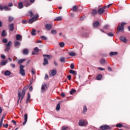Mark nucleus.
Listing matches in <instances>:
<instances>
[{"label":"nucleus","mask_w":130,"mask_h":130,"mask_svg":"<svg viewBox=\"0 0 130 130\" xmlns=\"http://www.w3.org/2000/svg\"><path fill=\"white\" fill-rule=\"evenodd\" d=\"M109 27V25L106 24L104 26V29H107L108 27Z\"/></svg>","instance_id":"nucleus-60"},{"label":"nucleus","mask_w":130,"mask_h":130,"mask_svg":"<svg viewBox=\"0 0 130 130\" xmlns=\"http://www.w3.org/2000/svg\"><path fill=\"white\" fill-rule=\"evenodd\" d=\"M8 63V60H3L1 61L0 64L1 66H6Z\"/></svg>","instance_id":"nucleus-18"},{"label":"nucleus","mask_w":130,"mask_h":130,"mask_svg":"<svg viewBox=\"0 0 130 130\" xmlns=\"http://www.w3.org/2000/svg\"><path fill=\"white\" fill-rule=\"evenodd\" d=\"M66 61V58L63 57H62L60 58V61L61 62H64V61Z\"/></svg>","instance_id":"nucleus-39"},{"label":"nucleus","mask_w":130,"mask_h":130,"mask_svg":"<svg viewBox=\"0 0 130 130\" xmlns=\"http://www.w3.org/2000/svg\"><path fill=\"white\" fill-rule=\"evenodd\" d=\"M70 68L72 69V70H74V69H75V66L74 65V63H71Z\"/></svg>","instance_id":"nucleus-50"},{"label":"nucleus","mask_w":130,"mask_h":130,"mask_svg":"<svg viewBox=\"0 0 130 130\" xmlns=\"http://www.w3.org/2000/svg\"><path fill=\"white\" fill-rule=\"evenodd\" d=\"M12 45V42H11V41H9V42H8V43H7V44H6V45H5V46L7 47H11V46Z\"/></svg>","instance_id":"nucleus-33"},{"label":"nucleus","mask_w":130,"mask_h":130,"mask_svg":"<svg viewBox=\"0 0 130 130\" xmlns=\"http://www.w3.org/2000/svg\"><path fill=\"white\" fill-rule=\"evenodd\" d=\"M4 10H5V11H11L12 9L9 8V6H5Z\"/></svg>","instance_id":"nucleus-27"},{"label":"nucleus","mask_w":130,"mask_h":130,"mask_svg":"<svg viewBox=\"0 0 130 130\" xmlns=\"http://www.w3.org/2000/svg\"><path fill=\"white\" fill-rule=\"evenodd\" d=\"M28 14H29L30 17H33V16H34V14H33V12H32V11H29Z\"/></svg>","instance_id":"nucleus-42"},{"label":"nucleus","mask_w":130,"mask_h":130,"mask_svg":"<svg viewBox=\"0 0 130 130\" xmlns=\"http://www.w3.org/2000/svg\"><path fill=\"white\" fill-rule=\"evenodd\" d=\"M68 129V127L63 126L61 127V130H67Z\"/></svg>","instance_id":"nucleus-54"},{"label":"nucleus","mask_w":130,"mask_h":130,"mask_svg":"<svg viewBox=\"0 0 130 130\" xmlns=\"http://www.w3.org/2000/svg\"><path fill=\"white\" fill-rule=\"evenodd\" d=\"M69 55L70 56H75V55H77V54H76V53L74 52H71L69 53Z\"/></svg>","instance_id":"nucleus-30"},{"label":"nucleus","mask_w":130,"mask_h":130,"mask_svg":"<svg viewBox=\"0 0 130 130\" xmlns=\"http://www.w3.org/2000/svg\"><path fill=\"white\" fill-rule=\"evenodd\" d=\"M1 57L2 59H5V58H6V56L4 54H2Z\"/></svg>","instance_id":"nucleus-56"},{"label":"nucleus","mask_w":130,"mask_h":130,"mask_svg":"<svg viewBox=\"0 0 130 130\" xmlns=\"http://www.w3.org/2000/svg\"><path fill=\"white\" fill-rule=\"evenodd\" d=\"M99 25H100L99 22L98 21H95L93 22L92 26L93 28H97V27H98Z\"/></svg>","instance_id":"nucleus-17"},{"label":"nucleus","mask_w":130,"mask_h":130,"mask_svg":"<svg viewBox=\"0 0 130 130\" xmlns=\"http://www.w3.org/2000/svg\"><path fill=\"white\" fill-rule=\"evenodd\" d=\"M72 10L73 12L77 13V12H78V6H74Z\"/></svg>","instance_id":"nucleus-21"},{"label":"nucleus","mask_w":130,"mask_h":130,"mask_svg":"<svg viewBox=\"0 0 130 130\" xmlns=\"http://www.w3.org/2000/svg\"><path fill=\"white\" fill-rule=\"evenodd\" d=\"M108 36H109L110 37H113L114 36V35L113 33L110 32L107 34Z\"/></svg>","instance_id":"nucleus-38"},{"label":"nucleus","mask_w":130,"mask_h":130,"mask_svg":"<svg viewBox=\"0 0 130 130\" xmlns=\"http://www.w3.org/2000/svg\"><path fill=\"white\" fill-rule=\"evenodd\" d=\"M57 72H56V70H52L51 72L49 73V76L50 77H54L55 75H56V73Z\"/></svg>","instance_id":"nucleus-8"},{"label":"nucleus","mask_w":130,"mask_h":130,"mask_svg":"<svg viewBox=\"0 0 130 130\" xmlns=\"http://www.w3.org/2000/svg\"><path fill=\"white\" fill-rule=\"evenodd\" d=\"M13 20H14V17L12 16L9 17V22H12Z\"/></svg>","instance_id":"nucleus-45"},{"label":"nucleus","mask_w":130,"mask_h":130,"mask_svg":"<svg viewBox=\"0 0 130 130\" xmlns=\"http://www.w3.org/2000/svg\"><path fill=\"white\" fill-rule=\"evenodd\" d=\"M104 10H103V9L102 8H100L99 9L98 13L99 14V15H103V14L104 13Z\"/></svg>","instance_id":"nucleus-15"},{"label":"nucleus","mask_w":130,"mask_h":130,"mask_svg":"<svg viewBox=\"0 0 130 130\" xmlns=\"http://www.w3.org/2000/svg\"><path fill=\"white\" fill-rule=\"evenodd\" d=\"M25 68L24 66L20 65L19 68V74L21 75V76H25V70L24 69Z\"/></svg>","instance_id":"nucleus-2"},{"label":"nucleus","mask_w":130,"mask_h":130,"mask_svg":"<svg viewBox=\"0 0 130 130\" xmlns=\"http://www.w3.org/2000/svg\"><path fill=\"white\" fill-rule=\"evenodd\" d=\"M43 56H44V57H47L48 59H50V57H51V55L47 54H44L43 55Z\"/></svg>","instance_id":"nucleus-35"},{"label":"nucleus","mask_w":130,"mask_h":130,"mask_svg":"<svg viewBox=\"0 0 130 130\" xmlns=\"http://www.w3.org/2000/svg\"><path fill=\"white\" fill-rule=\"evenodd\" d=\"M48 79V75L47 74H45V80H47Z\"/></svg>","instance_id":"nucleus-64"},{"label":"nucleus","mask_w":130,"mask_h":130,"mask_svg":"<svg viewBox=\"0 0 130 130\" xmlns=\"http://www.w3.org/2000/svg\"><path fill=\"white\" fill-rule=\"evenodd\" d=\"M51 34H56L57 33V31H56V30L55 29H52L51 31Z\"/></svg>","instance_id":"nucleus-41"},{"label":"nucleus","mask_w":130,"mask_h":130,"mask_svg":"<svg viewBox=\"0 0 130 130\" xmlns=\"http://www.w3.org/2000/svg\"><path fill=\"white\" fill-rule=\"evenodd\" d=\"M116 127H122V124H121V123H117L116 125Z\"/></svg>","instance_id":"nucleus-43"},{"label":"nucleus","mask_w":130,"mask_h":130,"mask_svg":"<svg viewBox=\"0 0 130 130\" xmlns=\"http://www.w3.org/2000/svg\"><path fill=\"white\" fill-rule=\"evenodd\" d=\"M126 23H125V22H122V23H121L120 26H122V27H124V26L125 25H126Z\"/></svg>","instance_id":"nucleus-61"},{"label":"nucleus","mask_w":130,"mask_h":130,"mask_svg":"<svg viewBox=\"0 0 130 130\" xmlns=\"http://www.w3.org/2000/svg\"><path fill=\"white\" fill-rule=\"evenodd\" d=\"M100 128L102 130L110 129V126H109V125H104L103 126H101L100 127Z\"/></svg>","instance_id":"nucleus-7"},{"label":"nucleus","mask_w":130,"mask_h":130,"mask_svg":"<svg viewBox=\"0 0 130 130\" xmlns=\"http://www.w3.org/2000/svg\"><path fill=\"white\" fill-rule=\"evenodd\" d=\"M7 35V32H6L5 30H3L2 32V36L4 37V36Z\"/></svg>","instance_id":"nucleus-37"},{"label":"nucleus","mask_w":130,"mask_h":130,"mask_svg":"<svg viewBox=\"0 0 130 130\" xmlns=\"http://www.w3.org/2000/svg\"><path fill=\"white\" fill-rule=\"evenodd\" d=\"M31 98V95H30V93H27V100H30V98Z\"/></svg>","instance_id":"nucleus-53"},{"label":"nucleus","mask_w":130,"mask_h":130,"mask_svg":"<svg viewBox=\"0 0 130 130\" xmlns=\"http://www.w3.org/2000/svg\"><path fill=\"white\" fill-rule=\"evenodd\" d=\"M59 109H60V104L58 103L56 107V110L58 111H59Z\"/></svg>","instance_id":"nucleus-31"},{"label":"nucleus","mask_w":130,"mask_h":130,"mask_svg":"<svg viewBox=\"0 0 130 130\" xmlns=\"http://www.w3.org/2000/svg\"><path fill=\"white\" fill-rule=\"evenodd\" d=\"M5 76H10L11 75V71H6L4 73Z\"/></svg>","instance_id":"nucleus-26"},{"label":"nucleus","mask_w":130,"mask_h":130,"mask_svg":"<svg viewBox=\"0 0 130 130\" xmlns=\"http://www.w3.org/2000/svg\"><path fill=\"white\" fill-rule=\"evenodd\" d=\"M21 38H22V36L20 35H17L16 36V40H21Z\"/></svg>","instance_id":"nucleus-28"},{"label":"nucleus","mask_w":130,"mask_h":130,"mask_svg":"<svg viewBox=\"0 0 130 130\" xmlns=\"http://www.w3.org/2000/svg\"><path fill=\"white\" fill-rule=\"evenodd\" d=\"M23 6L25 7L26 8H28V7H30L31 5V3H30V2H29V0H24L23 2Z\"/></svg>","instance_id":"nucleus-6"},{"label":"nucleus","mask_w":130,"mask_h":130,"mask_svg":"<svg viewBox=\"0 0 130 130\" xmlns=\"http://www.w3.org/2000/svg\"><path fill=\"white\" fill-rule=\"evenodd\" d=\"M43 66H46L48 64V60L46 58H44V62L43 63Z\"/></svg>","instance_id":"nucleus-22"},{"label":"nucleus","mask_w":130,"mask_h":130,"mask_svg":"<svg viewBox=\"0 0 130 130\" xmlns=\"http://www.w3.org/2000/svg\"><path fill=\"white\" fill-rule=\"evenodd\" d=\"M35 52H39V49H38V47H36L34 49Z\"/></svg>","instance_id":"nucleus-48"},{"label":"nucleus","mask_w":130,"mask_h":130,"mask_svg":"<svg viewBox=\"0 0 130 130\" xmlns=\"http://www.w3.org/2000/svg\"><path fill=\"white\" fill-rule=\"evenodd\" d=\"M25 61H26V59H20L18 61V63L21 64V63H23Z\"/></svg>","instance_id":"nucleus-25"},{"label":"nucleus","mask_w":130,"mask_h":130,"mask_svg":"<svg viewBox=\"0 0 130 130\" xmlns=\"http://www.w3.org/2000/svg\"><path fill=\"white\" fill-rule=\"evenodd\" d=\"M118 53L117 52H111L109 53L110 56H113V55H117Z\"/></svg>","instance_id":"nucleus-20"},{"label":"nucleus","mask_w":130,"mask_h":130,"mask_svg":"<svg viewBox=\"0 0 130 130\" xmlns=\"http://www.w3.org/2000/svg\"><path fill=\"white\" fill-rule=\"evenodd\" d=\"M59 45L60 46V47H64V43L60 42Z\"/></svg>","instance_id":"nucleus-44"},{"label":"nucleus","mask_w":130,"mask_h":130,"mask_svg":"<svg viewBox=\"0 0 130 130\" xmlns=\"http://www.w3.org/2000/svg\"><path fill=\"white\" fill-rule=\"evenodd\" d=\"M24 120H28V115L27 114H24Z\"/></svg>","instance_id":"nucleus-46"},{"label":"nucleus","mask_w":130,"mask_h":130,"mask_svg":"<svg viewBox=\"0 0 130 130\" xmlns=\"http://www.w3.org/2000/svg\"><path fill=\"white\" fill-rule=\"evenodd\" d=\"M98 70H100V71H105V69L102 68L101 67L98 68Z\"/></svg>","instance_id":"nucleus-57"},{"label":"nucleus","mask_w":130,"mask_h":130,"mask_svg":"<svg viewBox=\"0 0 130 130\" xmlns=\"http://www.w3.org/2000/svg\"><path fill=\"white\" fill-rule=\"evenodd\" d=\"M10 47H6L5 49V51H9L10 49Z\"/></svg>","instance_id":"nucleus-49"},{"label":"nucleus","mask_w":130,"mask_h":130,"mask_svg":"<svg viewBox=\"0 0 130 130\" xmlns=\"http://www.w3.org/2000/svg\"><path fill=\"white\" fill-rule=\"evenodd\" d=\"M87 107L86 106V105H84L83 107V113H86V112H87Z\"/></svg>","instance_id":"nucleus-34"},{"label":"nucleus","mask_w":130,"mask_h":130,"mask_svg":"<svg viewBox=\"0 0 130 130\" xmlns=\"http://www.w3.org/2000/svg\"><path fill=\"white\" fill-rule=\"evenodd\" d=\"M4 7L0 5V11H4Z\"/></svg>","instance_id":"nucleus-55"},{"label":"nucleus","mask_w":130,"mask_h":130,"mask_svg":"<svg viewBox=\"0 0 130 130\" xmlns=\"http://www.w3.org/2000/svg\"><path fill=\"white\" fill-rule=\"evenodd\" d=\"M9 28L10 31H13L15 29V27H14V24L11 23V24H9Z\"/></svg>","instance_id":"nucleus-16"},{"label":"nucleus","mask_w":130,"mask_h":130,"mask_svg":"<svg viewBox=\"0 0 130 130\" xmlns=\"http://www.w3.org/2000/svg\"><path fill=\"white\" fill-rule=\"evenodd\" d=\"M120 40L121 41H122V42H124V43H126V42H127V40H126V38H125V37H120Z\"/></svg>","instance_id":"nucleus-13"},{"label":"nucleus","mask_w":130,"mask_h":130,"mask_svg":"<svg viewBox=\"0 0 130 130\" xmlns=\"http://www.w3.org/2000/svg\"><path fill=\"white\" fill-rule=\"evenodd\" d=\"M27 89H28V86H24L22 91V93L19 91L18 92V101H20H20H22V100L24 99V96H25Z\"/></svg>","instance_id":"nucleus-1"},{"label":"nucleus","mask_w":130,"mask_h":130,"mask_svg":"<svg viewBox=\"0 0 130 130\" xmlns=\"http://www.w3.org/2000/svg\"><path fill=\"white\" fill-rule=\"evenodd\" d=\"M36 29H34L32 30L31 32V35H32V36H34L35 35H36Z\"/></svg>","instance_id":"nucleus-32"},{"label":"nucleus","mask_w":130,"mask_h":130,"mask_svg":"<svg viewBox=\"0 0 130 130\" xmlns=\"http://www.w3.org/2000/svg\"><path fill=\"white\" fill-rule=\"evenodd\" d=\"M48 89V87H47V84H44L42 85L41 87V92L42 93H44V92H46L47 91V89Z\"/></svg>","instance_id":"nucleus-5"},{"label":"nucleus","mask_w":130,"mask_h":130,"mask_svg":"<svg viewBox=\"0 0 130 130\" xmlns=\"http://www.w3.org/2000/svg\"><path fill=\"white\" fill-rule=\"evenodd\" d=\"M35 70H34V69L32 68L31 69V74L32 75H35Z\"/></svg>","instance_id":"nucleus-52"},{"label":"nucleus","mask_w":130,"mask_h":130,"mask_svg":"<svg viewBox=\"0 0 130 130\" xmlns=\"http://www.w3.org/2000/svg\"><path fill=\"white\" fill-rule=\"evenodd\" d=\"M70 74H72V75H74V76H77V71L73 70H70L69 71Z\"/></svg>","instance_id":"nucleus-19"},{"label":"nucleus","mask_w":130,"mask_h":130,"mask_svg":"<svg viewBox=\"0 0 130 130\" xmlns=\"http://www.w3.org/2000/svg\"><path fill=\"white\" fill-rule=\"evenodd\" d=\"M2 41H3V43H7L8 42V39H4Z\"/></svg>","instance_id":"nucleus-51"},{"label":"nucleus","mask_w":130,"mask_h":130,"mask_svg":"<svg viewBox=\"0 0 130 130\" xmlns=\"http://www.w3.org/2000/svg\"><path fill=\"white\" fill-rule=\"evenodd\" d=\"M38 18H39V16H38V15H36L35 16L32 17V18L29 19L28 20L29 24H32V23H34V22H35V20H37Z\"/></svg>","instance_id":"nucleus-3"},{"label":"nucleus","mask_w":130,"mask_h":130,"mask_svg":"<svg viewBox=\"0 0 130 130\" xmlns=\"http://www.w3.org/2000/svg\"><path fill=\"white\" fill-rule=\"evenodd\" d=\"M18 7L19 9H23L24 8V6H23V3L20 2L18 3Z\"/></svg>","instance_id":"nucleus-29"},{"label":"nucleus","mask_w":130,"mask_h":130,"mask_svg":"<svg viewBox=\"0 0 130 130\" xmlns=\"http://www.w3.org/2000/svg\"><path fill=\"white\" fill-rule=\"evenodd\" d=\"M20 44H21V43H20L17 41L14 42V46L15 47H16V48H19V47H20Z\"/></svg>","instance_id":"nucleus-12"},{"label":"nucleus","mask_w":130,"mask_h":130,"mask_svg":"<svg viewBox=\"0 0 130 130\" xmlns=\"http://www.w3.org/2000/svg\"><path fill=\"white\" fill-rule=\"evenodd\" d=\"M41 39H43V40H47V38L44 36H42L41 37Z\"/></svg>","instance_id":"nucleus-47"},{"label":"nucleus","mask_w":130,"mask_h":130,"mask_svg":"<svg viewBox=\"0 0 130 130\" xmlns=\"http://www.w3.org/2000/svg\"><path fill=\"white\" fill-rule=\"evenodd\" d=\"M79 125H80V126H86L88 125V122H86L85 120H80L79 121Z\"/></svg>","instance_id":"nucleus-4"},{"label":"nucleus","mask_w":130,"mask_h":130,"mask_svg":"<svg viewBox=\"0 0 130 130\" xmlns=\"http://www.w3.org/2000/svg\"><path fill=\"white\" fill-rule=\"evenodd\" d=\"M67 78L69 81H71V80H72V76H71V75H68Z\"/></svg>","instance_id":"nucleus-58"},{"label":"nucleus","mask_w":130,"mask_h":130,"mask_svg":"<svg viewBox=\"0 0 130 130\" xmlns=\"http://www.w3.org/2000/svg\"><path fill=\"white\" fill-rule=\"evenodd\" d=\"M76 92V89H72L71 91H70V93L71 95H73V94H74Z\"/></svg>","instance_id":"nucleus-40"},{"label":"nucleus","mask_w":130,"mask_h":130,"mask_svg":"<svg viewBox=\"0 0 130 130\" xmlns=\"http://www.w3.org/2000/svg\"><path fill=\"white\" fill-rule=\"evenodd\" d=\"M106 62V61L104 59H102L100 60V63H101V64H105Z\"/></svg>","instance_id":"nucleus-36"},{"label":"nucleus","mask_w":130,"mask_h":130,"mask_svg":"<svg viewBox=\"0 0 130 130\" xmlns=\"http://www.w3.org/2000/svg\"><path fill=\"white\" fill-rule=\"evenodd\" d=\"M8 7H13V3H9L8 4Z\"/></svg>","instance_id":"nucleus-63"},{"label":"nucleus","mask_w":130,"mask_h":130,"mask_svg":"<svg viewBox=\"0 0 130 130\" xmlns=\"http://www.w3.org/2000/svg\"><path fill=\"white\" fill-rule=\"evenodd\" d=\"M61 97H66V93H64V92H61Z\"/></svg>","instance_id":"nucleus-59"},{"label":"nucleus","mask_w":130,"mask_h":130,"mask_svg":"<svg viewBox=\"0 0 130 130\" xmlns=\"http://www.w3.org/2000/svg\"><path fill=\"white\" fill-rule=\"evenodd\" d=\"M92 16H95L97 14H98V11L96 10V9H93L91 13Z\"/></svg>","instance_id":"nucleus-14"},{"label":"nucleus","mask_w":130,"mask_h":130,"mask_svg":"<svg viewBox=\"0 0 130 130\" xmlns=\"http://www.w3.org/2000/svg\"><path fill=\"white\" fill-rule=\"evenodd\" d=\"M123 29H124V27H122L120 25H118L117 27V33H119L120 31H122V32H124V30H123Z\"/></svg>","instance_id":"nucleus-9"},{"label":"nucleus","mask_w":130,"mask_h":130,"mask_svg":"<svg viewBox=\"0 0 130 130\" xmlns=\"http://www.w3.org/2000/svg\"><path fill=\"white\" fill-rule=\"evenodd\" d=\"M61 20H62V17L58 16V17H56L54 19V21H61Z\"/></svg>","instance_id":"nucleus-23"},{"label":"nucleus","mask_w":130,"mask_h":130,"mask_svg":"<svg viewBox=\"0 0 130 130\" xmlns=\"http://www.w3.org/2000/svg\"><path fill=\"white\" fill-rule=\"evenodd\" d=\"M45 27L46 30H47L48 31H49L51 30V28H52V25H51L50 24H46Z\"/></svg>","instance_id":"nucleus-10"},{"label":"nucleus","mask_w":130,"mask_h":130,"mask_svg":"<svg viewBox=\"0 0 130 130\" xmlns=\"http://www.w3.org/2000/svg\"><path fill=\"white\" fill-rule=\"evenodd\" d=\"M102 74H99L96 76V80H98V81H100L102 79Z\"/></svg>","instance_id":"nucleus-24"},{"label":"nucleus","mask_w":130,"mask_h":130,"mask_svg":"<svg viewBox=\"0 0 130 130\" xmlns=\"http://www.w3.org/2000/svg\"><path fill=\"white\" fill-rule=\"evenodd\" d=\"M22 53L24 55H28V54L29 53V50L27 48L24 49L22 50Z\"/></svg>","instance_id":"nucleus-11"},{"label":"nucleus","mask_w":130,"mask_h":130,"mask_svg":"<svg viewBox=\"0 0 130 130\" xmlns=\"http://www.w3.org/2000/svg\"><path fill=\"white\" fill-rule=\"evenodd\" d=\"M33 90V87L32 86H30L29 88V92H32V90Z\"/></svg>","instance_id":"nucleus-62"}]
</instances>
